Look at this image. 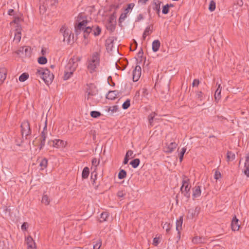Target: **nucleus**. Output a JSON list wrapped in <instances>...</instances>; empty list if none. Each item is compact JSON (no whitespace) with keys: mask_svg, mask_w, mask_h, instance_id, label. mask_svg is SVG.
I'll return each mask as SVG.
<instances>
[{"mask_svg":"<svg viewBox=\"0 0 249 249\" xmlns=\"http://www.w3.org/2000/svg\"><path fill=\"white\" fill-rule=\"evenodd\" d=\"M100 57V50L95 52L90 56L87 61V69L91 73L96 71L99 66Z\"/></svg>","mask_w":249,"mask_h":249,"instance_id":"nucleus-1","label":"nucleus"},{"mask_svg":"<svg viewBox=\"0 0 249 249\" xmlns=\"http://www.w3.org/2000/svg\"><path fill=\"white\" fill-rule=\"evenodd\" d=\"M88 21L87 20H83L80 21L77 25L75 26V32L76 35L80 34L81 31H83V36L85 39L88 38L89 33L92 32V28L87 26Z\"/></svg>","mask_w":249,"mask_h":249,"instance_id":"nucleus-2","label":"nucleus"},{"mask_svg":"<svg viewBox=\"0 0 249 249\" xmlns=\"http://www.w3.org/2000/svg\"><path fill=\"white\" fill-rule=\"evenodd\" d=\"M36 74L39 76L47 85L51 84L53 79V75L47 69H37Z\"/></svg>","mask_w":249,"mask_h":249,"instance_id":"nucleus-3","label":"nucleus"},{"mask_svg":"<svg viewBox=\"0 0 249 249\" xmlns=\"http://www.w3.org/2000/svg\"><path fill=\"white\" fill-rule=\"evenodd\" d=\"M81 60L80 57L71 58L66 66L65 70L73 72L78 65V62Z\"/></svg>","mask_w":249,"mask_h":249,"instance_id":"nucleus-4","label":"nucleus"},{"mask_svg":"<svg viewBox=\"0 0 249 249\" xmlns=\"http://www.w3.org/2000/svg\"><path fill=\"white\" fill-rule=\"evenodd\" d=\"M98 93V89L96 87H88L85 95V100L89 102V104H93L92 97Z\"/></svg>","mask_w":249,"mask_h":249,"instance_id":"nucleus-5","label":"nucleus"},{"mask_svg":"<svg viewBox=\"0 0 249 249\" xmlns=\"http://www.w3.org/2000/svg\"><path fill=\"white\" fill-rule=\"evenodd\" d=\"M21 134L23 137L25 136L26 139L27 137L31 134V130L30 129V124L29 122L27 121H23L21 124Z\"/></svg>","mask_w":249,"mask_h":249,"instance_id":"nucleus-6","label":"nucleus"},{"mask_svg":"<svg viewBox=\"0 0 249 249\" xmlns=\"http://www.w3.org/2000/svg\"><path fill=\"white\" fill-rule=\"evenodd\" d=\"M14 53L19 56H29L31 54V48L29 47H22Z\"/></svg>","mask_w":249,"mask_h":249,"instance_id":"nucleus-7","label":"nucleus"},{"mask_svg":"<svg viewBox=\"0 0 249 249\" xmlns=\"http://www.w3.org/2000/svg\"><path fill=\"white\" fill-rule=\"evenodd\" d=\"M60 32L63 34V41L67 42L68 43H70L71 34V32L70 30L63 26L60 29Z\"/></svg>","mask_w":249,"mask_h":249,"instance_id":"nucleus-8","label":"nucleus"},{"mask_svg":"<svg viewBox=\"0 0 249 249\" xmlns=\"http://www.w3.org/2000/svg\"><path fill=\"white\" fill-rule=\"evenodd\" d=\"M45 125L43 128V130L41 132L40 143L39 144V149H41L45 145V140L47 135V120L46 118L45 122Z\"/></svg>","mask_w":249,"mask_h":249,"instance_id":"nucleus-9","label":"nucleus"},{"mask_svg":"<svg viewBox=\"0 0 249 249\" xmlns=\"http://www.w3.org/2000/svg\"><path fill=\"white\" fill-rule=\"evenodd\" d=\"M48 144L51 146L58 148H62L65 146V142L59 139L50 140L48 142Z\"/></svg>","mask_w":249,"mask_h":249,"instance_id":"nucleus-10","label":"nucleus"},{"mask_svg":"<svg viewBox=\"0 0 249 249\" xmlns=\"http://www.w3.org/2000/svg\"><path fill=\"white\" fill-rule=\"evenodd\" d=\"M141 67L140 66L137 65L135 67L132 73L133 81L136 82L139 79L141 75Z\"/></svg>","mask_w":249,"mask_h":249,"instance_id":"nucleus-11","label":"nucleus"},{"mask_svg":"<svg viewBox=\"0 0 249 249\" xmlns=\"http://www.w3.org/2000/svg\"><path fill=\"white\" fill-rule=\"evenodd\" d=\"M25 241L27 245V249H37L36 244L31 236H28Z\"/></svg>","mask_w":249,"mask_h":249,"instance_id":"nucleus-12","label":"nucleus"},{"mask_svg":"<svg viewBox=\"0 0 249 249\" xmlns=\"http://www.w3.org/2000/svg\"><path fill=\"white\" fill-rule=\"evenodd\" d=\"M239 220L236 218V216L234 215L231 221V229L233 231H237L239 229L240 225L238 223Z\"/></svg>","mask_w":249,"mask_h":249,"instance_id":"nucleus-13","label":"nucleus"},{"mask_svg":"<svg viewBox=\"0 0 249 249\" xmlns=\"http://www.w3.org/2000/svg\"><path fill=\"white\" fill-rule=\"evenodd\" d=\"M193 199H195L198 197H199L201 193V187L199 186H195L193 189Z\"/></svg>","mask_w":249,"mask_h":249,"instance_id":"nucleus-14","label":"nucleus"},{"mask_svg":"<svg viewBox=\"0 0 249 249\" xmlns=\"http://www.w3.org/2000/svg\"><path fill=\"white\" fill-rule=\"evenodd\" d=\"M161 3V1L159 0H153L152 1V8L157 12L159 15L160 11V4Z\"/></svg>","mask_w":249,"mask_h":249,"instance_id":"nucleus-15","label":"nucleus"},{"mask_svg":"<svg viewBox=\"0 0 249 249\" xmlns=\"http://www.w3.org/2000/svg\"><path fill=\"white\" fill-rule=\"evenodd\" d=\"M177 146L178 144L176 142H172L164 148V152L167 153H171L177 148Z\"/></svg>","mask_w":249,"mask_h":249,"instance_id":"nucleus-16","label":"nucleus"},{"mask_svg":"<svg viewBox=\"0 0 249 249\" xmlns=\"http://www.w3.org/2000/svg\"><path fill=\"white\" fill-rule=\"evenodd\" d=\"M200 208L198 207H196L194 210H189L188 213V217L189 218L193 219L195 216L198 215L199 213Z\"/></svg>","mask_w":249,"mask_h":249,"instance_id":"nucleus-17","label":"nucleus"},{"mask_svg":"<svg viewBox=\"0 0 249 249\" xmlns=\"http://www.w3.org/2000/svg\"><path fill=\"white\" fill-rule=\"evenodd\" d=\"M118 92L116 90L109 91L106 95V98L109 100H114L117 98Z\"/></svg>","mask_w":249,"mask_h":249,"instance_id":"nucleus-18","label":"nucleus"},{"mask_svg":"<svg viewBox=\"0 0 249 249\" xmlns=\"http://www.w3.org/2000/svg\"><path fill=\"white\" fill-rule=\"evenodd\" d=\"M182 186L180 188V190H182L184 188L191 187L189 186L190 184V179L186 176H183L182 178Z\"/></svg>","mask_w":249,"mask_h":249,"instance_id":"nucleus-19","label":"nucleus"},{"mask_svg":"<svg viewBox=\"0 0 249 249\" xmlns=\"http://www.w3.org/2000/svg\"><path fill=\"white\" fill-rule=\"evenodd\" d=\"M183 217L182 216H180L178 220L176 222V230L178 231V233L180 234V231L182 229V225L183 223Z\"/></svg>","mask_w":249,"mask_h":249,"instance_id":"nucleus-20","label":"nucleus"},{"mask_svg":"<svg viewBox=\"0 0 249 249\" xmlns=\"http://www.w3.org/2000/svg\"><path fill=\"white\" fill-rule=\"evenodd\" d=\"M160 46V42L159 40H155L152 44V50L154 52H157Z\"/></svg>","mask_w":249,"mask_h":249,"instance_id":"nucleus-21","label":"nucleus"},{"mask_svg":"<svg viewBox=\"0 0 249 249\" xmlns=\"http://www.w3.org/2000/svg\"><path fill=\"white\" fill-rule=\"evenodd\" d=\"M6 77V71L4 68L0 69V85L3 83Z\"/></svg>","mask_w":249,"mask_h":249,"instance_id":"nucleus-22","label":"nucleus"},{"mask_svg":"<svg viewBox=\"0 0 249 249\" xmlns=\"http://www.w3.org/2000/svg\"><path fill=\"white\" fill-rule=\"evenodd\" d=\"M152 32V26H148L145 29L143 35H142V38L143 40H145L147 36L150 35Z\"/></svg>","mask_w":249,"mask_h":249,"instance_id":"nucleus-23","label":"nucleus"},{"mask_svg":"<svg viewBox=\"0 0 249 249\" xmlns=\"http://www.w3.org/2000/svg\"><path fill=\"white\" fill-rule=\"evenodd\" d=\"M216 85H218V87L215 92L214 98H215V100H219L221 98L220 95H221V85L220 84H218V83H217Z\"/></svg>","mask_w":249,"mask_h":249,"instance_id":"nucleus-24","label":"nucleus"},{"mask_svg":"<svg viewBox=\"0 0 249 249\" xmlns=\"http://www.w3.org/2000/svg\"><path fill=\"white\" fill-rule=\"evenodd\" d=\"M50 201L51 200L49 198V196L47 195L44 193L42 196L41 203L47 206L49 205Z\"/></svg>","mask_w":249,"mask_h":249,"instance_id":"nucleus-25","label":"nucleus"},{"mask_svg":"<svg viewBox=\"0 0 249 249\" xmlns=\"http://www.w3.org/2000/svg\"><path fill=\"white\" fill-rule=\"evenodd\" d=\"M235 158V155L234 153L231 151H228L227 153V160L231 161L233 160Z\"/></svg>","mask_w":249,"mask_h":249,"instance_id":"nucleus-26","label":"nucleus"},{"mask_svg":"<svg viewBox=\"0 0 249 249\" xmlns=\"http://www.w3.org/2000/svg\"><path fill=\"white\" fill-rule=\"evenodd\" d=\"M107 29L110 32H113L115 28V24L111 21V19L107 22L106 25Z\"/></svg>","mask_w":249,"mask_h":249,"instance_id":"nucleus-27","label":"nucleus"},{"mask_svg":"<svg viewBox=\"0 0 249 249\" xmlns=\"http://www.w3.org/2000/svg\"><path fill=\"white\" fill-rule=\"evenodd\" d=\"M48 164V160L46 158L42 159L39 163V166L40 170H44L45 169Z\"/></svg>","mask_w":249,"mask_h":249,"instance_id":"nucleus-28","label":"nucleus"},{"mask_svg":"<svg viewBox=\"0 0 249 249\" xmlns=\"http://www.w3.org/2000/svg\"><path fill=\"white\" fill-rule=\"evenodd\" d=\"M89 173V168L87 167H85L82 173V177L83 178H88Z\"/></svg>","mask_w":249,"mask_h":249,"instance_id":"nucleus-29","label":"nucleus"},{"mask_svg":"<svg viewBox=\"0 0 249 249\" xmlns=\"http://www.w3.org/2000/svg\"><path fill=\"white\" fill-rule=\"evenodd\" d=\"M191 187L184 188L183 189L180 190L182 193L183 194L184 196L187 198L190 197V189Z\"/></svg>","mask_w":249,"mask_h":249,"instance_id":"nucleus-30","label":"nucleus"},{"mask_svg":"<svg viewBox=\"0 0 249 249\" xmlns=\"http://www.w3.org/2000/svg\"><path fill=\"white\" fill-rule=\"evenodd\" d=\"M140 162V160L139 159H135L133 160H132L130 162V164L132 165V166L134 168H136L139 166Z\"/></svg>","mask_w":249,"mask_h":249,"instance_id":"nucleus-31","label":"nucleus"},{"mask_svg":"<svg viewBox=\"0 0 249 249\" xmlns=\"http://www.w3.org/2000/svg\"><path fill=\"white\" fill-rule=\"evenodd\" d=\"M109 216V214L107 212H105L102 213L101 214V220L100 222H103L107 220V219L108 218Z\"/></svg>","mask_w":249,"mask_h":249,"instance_id":"nucleus-32","label":"nucleus"},{"mask_svg":"<svg viewBox=\"0 0 249 249\" xmlns=\"http://www.w3.org/2000/svg\"><path fill=\"white\" fill-rule=\"evenodd\" d=\"M21 36V34L20 32L17 31L16 33H15L14 41H15L17 43H18L20 41Z\"/></svg>","mask_w":249,"mask_h":249,"instance_id":"nucleus-33","label":"nucleus"},{"mask_svg":"<svg viewBox=\"0 0 249 249\" xmlns=\"http://www.w3.org/2000/svg\"><path fill=\"white\" fill-rule=\"evenodd\" d=\"M92 32L95 36H97L100 34L101 29L99 26H96L95 28H92Z\"/></svg>","mask_w":249,"mask_h":249,"instance_id":"nucleus-34","label":"nucleus"},{"mask_svg":"<svg viewBox=\"0 0 249 249\" xmlns=\"http://www.w3.org/2000/svg\"><path fill=\"white\" fill-rule=\"evenodd\" d=\"M73 72H72L70 71H68L66 70H65L64 71V79L65 80H68L69 78L71 77V76L72 75Z\"/></svg>","mask_w":249,"mask_h":249,"instance_id":"nucleus-35","label":"nucleus"},{"mask_svg":"<svg viewBox=\"0 0 249 249\" xmlns=\"http://www.w3.org/2000/svg\"><path fill=\"white\" fill-rule=\"evenodd\" d=\"M29 77V74L27 73H22L19 77V80L20 82H24Z\"/></svg>","mask_w":249,"mask_h":249,"instance_id":"nucleus-36","label":"nucleus"},{"mask_svg":"<svg viewBox=\"0 0 249 249\" xmlns=\"http://www.w3.org/2000/svg\"><path fill=\"white\" fill-rule=\"evenodd\" d=\"M126 172L123 169L120 170L118 174V178L119 179H123L126 177Z\"/></svg>","mask_w":249,"mask_h":249,"instance_id":"nucleus-37","label":"nucleus"},{"mask_svg":"<svg viewBox=\"0 0 249 249\" xmlns=\"http://www.w3.org/2000/svg\"><path fill=\"white\" fill-rule=\"evenodd\" d=\"M130 106V100L127 99L123 104L122 107L124 109H127Z\"/></svg>","mask_w":249,"mask_h":249,"instance_id":"nucleus-38","label":"nucleus"},{"mask_svg":"<svg viewBox=\"0 0 249 249\" xmlns=\"http://www.w3.org/2000/svg\"><path fill=\"white\" fill-rule=\"evenodd\" d=\"M162 227L163 229H165L167 233H169L171 228V225L169 223L166 222L163 225Z\"/></svg>","mask_w":249,"mask_h":249,"instance_id":"nucleus-39","label":"nucleus"},{"mask_svg":"<svg viewBox=\"0 0 249 249\" xmlns=\"http://www.w3.org/2000/svg\"><path fill=\"white\" fill-rule=\"evenodd\" d=\"M90 115L93 118H97L101 115V113L97 111H92L90 112Z\"/></svg>","mask_w":249,"mask_h":249,"instance_id":"nucleus-40","label":"nucleus"},{"mask_svg":"<svg viewBox=\"0 0 249 249\" xmlns=\"http://www.w3.org/2000/svg\"><path fill=\"white\" fill-rule=\"evenodd\" d=\"M215 9V3L213 0H211L210 2L209 9L211 11H213Z\"/></svg>","mask_w":249,"mask_h":249,"instance_id":"nucleus-41","label":"nucleus"},{"mask_svg":"<svg viewBox=\"0 0 249 249\" xmlns=\"http://www.w3.org/2000/svg\"><path fill=\"white\" fill-rule=\"evenodd\" d=\"M186 148L185 147H183L181 149V151L179 154V159L180 162H181L183 160V156L185 152H186Z\"/></svg>","mask_w":249,"mask_h":249,"instance_id":"nucleus-42","label":"nucleus"},{"mask_svg":"<svg viewBox=\"0 0 249 249\" xmlns=\"http://www.w3.org/2000/svg\"><path fill=\"white\" fill-rule=\"evenodd\" d=\"M47 60L45 57L41 56L38 58V62L40 64H45L47 63Z\"/></svg>","mask_w":249,"mask_h":249,"instance_id":"nucleus-43","label":"nucleus"},{"mask_svg":"<svg viewBox=\"0 0 249 249\" xmlns=\"http://www.w3.org/2000/svg\"><path fill=\"white\" fill-rule=\"evenodd\" d=\"M192 242L195 244H199L202 242V239L201 238L198 236H196L194 238H193L192 240Z\"/></svg>","mask_w":249,"mask_h":249,"instance_id":"nucleus-44","label":"nucleus"},{"mask_svg":"<svg viewBox=\"0 0 249 249\" xmlns=\"http://www.w3.org/2000/svg\"><path fill=\"white\" fill-rule=\"evenodd\" d=\"M169 4H167L163 7L162 13L163 14H167L168 13V12L169 11Z\"/></svg>","mask_w":249,"mask_h":249,"instance_id":"nucleus-45","label":"nucleus"},{"mask_svg":"<svg viewBox=\"0 0 249 249\" xmlns=\"http://www.w3.org/2000/svg\"><path fill=\"white\" fill-rule=\"evenodd\" d=\"M155 115H156V113L153 112V113H151L148 117L149 122L151 125L152 124V123H153V119L155 116Z\"/></svg>","mask_w":249,"mask_h":249,"instance_id":"nucleus-46","label":"nucleus"},{"mask_svg":"<svg viewBox=\"0 0 249 249\" xmlns=\"http://www.w3.org/2000/svg\"><path fill=\"white\" fill-rule=\"evenodd\" d=\"M102 245V242L99 240L95 245H93V249H99Z\"/></svg>","mask_w":249,"mask_h":249,"instance_id":"nucleus-47","label":"nucleus"},{"mask_svg":"<svg viewBox=\"0 0 249 249\" xmlns=\"http://www.w3.org/2000/svg\"><path fill=\"white\" fill-rule=\"evenodd\" d=\"M126 14H127V13H123L121 15L119 19V21L120 23L122 22L125 19V18L126 17Z\"/></svg>","mask_w":249,"mask_h":249,"instance_id":"nucleus-48","label":"nucleus"},{"mask_svg":"<svg viewBox=\"0 0 249 249\" xmlns=\"http://www.w3.org/2000/svg\"><path fill=\"white\" fill-rule=\"evenodd\" d=\"M245 167H249V153L246 156V161L245 162Z\"/></svg>","mask_w":249,"mask_h":249,"instance_id":"nucleus-49","label":"nucleus"},{"mask_svg":"<svg viewBox=\"0 0 249 249\" xmlns=\"http://www.w3.org/2000/svg\"><path fill=\"white\" fill-rule=\"evenodd\" d=\"M160 243V237H155L153 239V244L154 246H157Z\"/></svg>","mask_w":249,"mask_h":249,"instance_id":"nucleus-50","label":"nucleus"},{"mask_svg":"<svg viewBox=\"0 0 249 249\" xmlns=\"http://www.w3.org/2000/svg\"><path fill=\"white\" fill-rule=\"evenodd\" d=\"M118 109V107L117 106H114L112 107H110L109 110H110L111 112L114 113L116 112Z\"/></svg>","mask_w":249,"mask_h":249,"instance_id":"nucleus-51","label":"nucleus"},{"mask_svg":"<svg viewBox=\"0 0 249 249\" xmlns=\"http://www.w3.org/2000/svg\"><path fill=\"white\" fill-rule=\"evenodd\" d=\"M221 177V173L217 171H216L214 174V178L216 180H217L219 178H220Z\"/></svg>","mask_w":249,"mask_h":249,"instance_id":"nucleus-52","label":"nucleus"},{"mask_svg":"<svg viewBox=\"0 0 249 249\" xmlns=\"http://www.w3.org/2000/svg\"><path fill=\"white\" fill-rule=\"evenodd\" d=\"M133 154V152L131 150H129L126 153L125 156L128 158H132Z\"/></svg>","mask_w":249,"mask_h":249,"instance_id":"nucleus-53","label":"nucleus"},{"mask_svg":"<svg viewBox=\"0 0 249 249\" xmlns=\"http://www.w3.org/2000/svg\"><path fill=\"white\" fill-rule=\"evenodd\" d=\"M92 165H94L95 166H97L99 163V161H97V159L96 158H93L92 160Z\"/></svg>","mask_w":249,"mask_h":249,"instance_id":"nucleus-54","label":"nucleus"},{"mask_svg":"<svg viewBox=\"0 0 249 249\" xmlns=\"http://www.w3.org/2000/svg\"><path fill=\"white\" fill-rule=\"evenodd\" d=\"M134 4L133 3H130L128 4L127 8L125 9L126 13H128L129 9H132L134 7Z\"/></svg>","mask_w":249,"mask_h":249,"instance_id":"nucleus-55","label":"nucleus"},{"mask_svg":"<svg viewBox=\"0 0 249 249\" xmlns=\"http://www.w3.org/2000/svg\"><path fill=\"white\" fill-rule=\"evenodd\" d=\"M199 84V80L198 79H195L193 81L192 85H193V87L198 86Z\"/></svg>","mask_w":249,"mask_h":249,"instance_id":"nucleus-56","label":"nucleus"},{"mask_svg":"<svg viewBox=\"0 0 249 249\" xmlns=\"http://www.w3.org/2000/svg\"><path fill=\"white\" fill-rule=\"evenodd\" d=\"M124 196V194L122 191H118L117 193V196L119 197H123Z\"/></svg>","mask_w":249,"mask_h":249,"instance_id":"nucleus-57","label":"nucleus"},{"mask_svg":"<svg viewBox=\"0 0 249 249\" xmlns=\"http://www.w3.org/2000/svg\"><path fill=\"white\" fill-rule=\"evenodd\" d=\"M245 167L246 168V169L244 171V173L248 177H249V167Z\"/></svg>","mask_w":249,"mask_h":249,"instance_id":"nucleus-58","label":"nucleus"},{"mask_svg":"<svg viewBox=\"0 0 249 249\" xmlns=\"http://www.w3.org/2000/svg\"><path fill=\"white\" fill-rule=\"evenodd\" d=\"M27 228V224L26 222H24L23 223V224L21 225V229L22 230H26Z\"/></svg>","mask_w":249,"mask_h":249,"instance_id":"nucleus-59","label":"nucleus"},{"mask_svg":"<svg viewBox=\"0 0 249 249\" xmlns=\"http://www.w3.org/2000/svg\"><path fill=\"white\" fill-rule=\"evenodd\" d=\"M196 96L198 98L202 100V92L201 91H198L196 94Z\"/></svg>","mask_w":249,"mask_h":249,"instance_id":"nucleus-60","label":"nucleus"},{"mask_svg":"<svg viewBox=\"0 0 249 249\" xmlns=\"http://www.w3.org/2000/svg\"><path fill=\"white\" fill-rule=\"evenodd\" d=\"M148 1V0H139L138 3L142 4H145Z\"/></svg>","mask_w":249,"mask_h":249,"instance_id":"nucleus-61","label":"nucleus"},{"mask_svg":"<svg viewBox=\"0 0 249 249\" xmlns=\"http://www.w3.org/2000/svg\"><path fill=\"white\" fill-rule=\"evenodd\" d=\"M143 18V16L142 14H139L137 17V21H139L141 20Z\"/></svg>","mask_w":249,"mask_h":249,"instance_id":"nucleus-62","label":"nucleus"},{"mask_svg":"<svg viewBox=\"0 0 249 249\" xmlns=\"http://www.w3.org/2000/svg\"><path fill=\"white\" fill-rule=\"evenodd\" d=\"M47 53V49L45 48H42L41 50V53L42 55H45Z\"/></svg>","mask_w":249,"mask_h":249,"instance_id":"nucleus-63","label":"nucleus"},{"mask_svg":"<svg viewBox=\"0 0 249 249\" xmlns=\"http://www.w3.org/2000/svg\"><path fill=\"white\" fill-rule=\"evenodd\" d=\"M237 4L240 6L241 7L243 4V2L242 0H237Z\"/></svg>","mask_w":249,"mask_h":249,"instance_id":"nucleus-64","label":"nucleus"}]
</instances>
